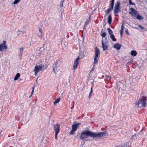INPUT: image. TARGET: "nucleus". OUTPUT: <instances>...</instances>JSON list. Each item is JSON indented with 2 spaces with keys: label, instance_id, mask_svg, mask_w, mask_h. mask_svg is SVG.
<instances>
[{
  "label": "nucleus",
  "instance_id": "f257e3e1",
  "mask_svg": "<svg viewBox=\"0 0 147 147\" xmlns=\"http://www.w3.org/2000/svg\"><path fill=\"white\" fill-rule=\"evenodd\" d=\"M106 132H102L99 133H94L88 130L84 131L80 134L77 135V138L82 140L83 141L85 142L88 141L87 139L88 137H91L93 138H96L100 139L106 136Z\"/></svg>",
  "mask_w": 147,
  "mask_h": 147
},
{
  "label": "nucleus",
  "instance_id": "f03ea898",
  "mask_svg": "<svg viewBox=\"0 0 147 147\" xmlns=\"http://www.w3.org/2000/svg\"><path fill=\"white\" fill-rule=\"evenodd\" d=\"M130 11H129V13L133 17L138 20H142L144 19V17L138 13L137 11L134 8H130Z\"/></svg>",
  "mask_w": 147,
  "mask_h": 147
},
{
  "label": "nucleus",
  "instance_id": "7ed1b4c3",
  "mask_svg": "<svg viewBox=\"0 0 147 147\" xmlns=\"http://www.w3.org/2000/svg\"><path fill=\"white\" fill-rule=\"evenodd\" d=\"M146 99L144 96L140 99L138 102L136 103L138 107L145 108L146 106Z\"/></svg>",
  "mask_w": 147,
  "mask_h": 147
},
{
  "label": "nucleus",
  "instance_id": "20e7f679",
  "mask_svg": "<svg viewBox=\"0 0 147 147\" xmlns=\"http://www.w3.org/2000/svg\"><path fill=\"white\" fill-rule=\"evenodd\" d=\"M8 49L7 45H6V42L3 40V42L0 44V51L3 52Z\"/></svg>",
  "mask_w": 147,
  "mask_h": 147
},
{
  "label": "nucleus",
  "instance_id": "39448f33",
  "mask_svg": "<svg viewBox=\"0 0 147 147\" xmlns=\"http://www.w3.org/2000/svg\"><path fill=\"white\" fill-rule=\"evenodd\" d=\"M74 123L75 124L72 125V129L70 132V133L71 135L74 134V132L78 128L79 126L81 124L80 123L76 124V123L75 122Z\"/></svg>",
  "mask_w": 147,
  "mask_h": 147
},
{
  "label": "nucleus",
  "instance_id": "423d86ee",
  "mask_svg": "<svg viewBox=\"0 0 147 147\" xmlns=\"http://www.w3.org/2000/svg\"><path fill=\"white\" fill-rule=\"evenodd\" d=\"M120 5V1H118L115 3L114 10V13L116 14L120 11L119 6Z\"/></svg>",
  "mask_w": 147,
  "mask_h": 147
},
{
  "label": "nucleus",
  "instance_id": "0eeeda50",
  "mask_svg": "<svg viewBox=\"0 0 147 147\" xmlns=\"http://www.w3.org/2000/svg\"><path fill=\"white\" fill-rule=\"evenodd\" d=\"M96 49L95 51V56L94 59V65L96 64L98 62V57L99 55L100 52L98 50V49L97 48H96Z\"/></svg>",
  "mask_w": 147,
  "mask_h": 147
},
{
  "label": "nucleus",
  "instance_id": "6e6552de",
  "mask_svg": "<svg viewBox=\"0 0 147 147\" xmlns=\"http://www.w3.org/2000/svg\"><path fill=\"white\" fill-rule=\"evenodd\" d=\"M102 47V48L103 50L105 51L107 49L108 45V41L107 40L104 41L102 39L101 41Z\"/></svg>",
  "mask_w": 147,
  "mask_h": 147
},
{
  "label": "nucleus",
  "instance_id": "1a4fd4ad",
  "mask_svg": "<svg viewBox=\"0 0 147 147\" xmlns=\"http://www.w3.org/2000/svg\"><path fill=\"white\" fill-rule=\"evenodd\" d=\"M59 64H61V63L60 62H57L55 63L53 65V73H56L58 72L59 69H57V67H58Z\"/></svg>",
  "mask_w": 147,
  "mask_h": 147
},
{
  "label": "nucleus",
  "instance_id": "9d476101",
  "mask_svg": "<svg viewBox=\"0 0 147 147\" xmlns=\"http://www.w3.org/2000/svg\"><path fill=\"white\" fill-rule=\"evenodd\" d=\"M42 69V65L41 64L35 66L34 69L35 73H38Z\"/></svg>",
  "mask_w": 147,
  "mask_h": 147
},
{
  "label": "nucleus",
  "instance_id": "9b49d317",
  "mask_svg": "<svg viewBox=\"0 0 147 147\" xmlns=\"http://www.w3.org/2000/svg\"><path fill=\"white\" fill-rule=\"evenodd\" d=\"M54 129L55 133H59L60 131V125L57 124H56L54 126Z\"/></svg>",
  "mask_w": 147,
  "mask_h": 147
},
{
  "label": "nucleus",
  "instance_id": "f8f14e48",
  "mask_svg": "<svg viewBox=\"0 0 147 147\" xmlns=\"http://www.w3.org/2000/svg\"><path fill=\"white\" fill-rule=\"evenodd\" d=\"M79 59L77 58H76L73 64V67L74 69H75L77 68L78 64L79 62Z\"/></svg>",
  "mask_w": 147,
  "mask_h": 147
},
{
  "label": "nucleus",
  "instance_id": "ddd939ff",
  "mask_svg": "<svg viewBox=\"0 0 147 147\" xmlns=\"http://www.w3.org/2000/svg\"><path fill=\"white\" fill-rule=\"evenodd\" d=\"M113 47L114 48L117 50H119L120 49L121 45L119 43H117L114 45Z\"/></svg>",
  "mask_w": 147,
  "mask_h": 147
},
{
  "label": "nucleus",
  "instance_id": "4468645a",
  "mask_svg": "<svg viewBox=\"0 0 147 147\" xmlns=\"http://www.w3.org/2000/svg\"><path fill=\"white\" fill-rule=\"evenodd\" d=\"M85 56L84 52L81 51L80 52L79 55L77 58L78 59L83 58Z\"/></svg>",
  "mask_w": 147,
  "mask_h": 147
},
{
  "label": "nucleus",
  "instance_id": "2eb2a0df",
  "mask_svg": "<svg viewBox=\"0 0 147 147\" xmlns=\"http://www.w3.org/2000/svg\"><path fill=\"white\" fill-rule=\"evenodd\" d=\"M39 32L38 34V36L40 38H42V30L41 28H40L39 29Z\"/></svg>",
  "mask_w": 147,
  "mask_h": 147
},
{
  "label": "nucleus",
  "instance_id": "dca6fc26",
  "mask_svg": "<svg viewBox=\"0 0 147 147\" xmlns=\"http://www.w3.org/2000/svg\"><path fill=\"white\" fill-rule=\"evenodd\" d=\"M131 55L133 56H135L136 55L137 53L136 51L133 50L131 52Z\"/></svg>",
  "mask_w": 147,
  "mask_h": 147
},
{
  "label": "nucleus",
  "instance_id": "f3484780",
  "mask_svg": "<svg viewBox=\"0 0 147 147\" xmlns=\"http://www.w3.org/2000/svg\"><path fill=\"white\" fill-rule=\"evenodd\" d=\"M91 15H90L89 18L86 20L84 24V25L86 26L90 20Z\"/></svg>",
  "mask_w": 147,
  "mask_h": 147
},
{
  "label": "nucleus",
  "instance_id": "a211bd4d",
  "mask_svg": "<svg viewBox=\"0 0 147 147\" xmlns=\"http://www.w3.org/2000/svg\"><path fill=\"white\" fill-rule=\"evenodd\" d=\"M21 0H14L13 2L12 3V5H16L18 4Z\"/></svg>",
  "mask_w": 147,
  "mask_h": 147
},
{
  "label": "nucleus",
  "instance_id": "6ab92c4d",
  "mask_svg": "<svg viewBox=\"0 0 147 147\" xmlns=\"http://www.w3.org/2000/svg\"><path fill=\"white\" fill-rule=\"evenodd\" d=\"M112 20L111 16V15L109 16L108 18V23L110 24L111 23Z\"/></svg>",
  "mask_w": 147,
  "mask_h": 147
},
{
  "label": "nucleus",
  "instance_id": "aec40b11",
  "mask_svg": "<svg viewBox=\"0 0 147 147\" xmlns=\"http://www.w3.org/2000/svg\"><path fill=\"white\" fill-rule=\"evenodd\" d=\"M110 37L112 40L113 41H115L116 40V38L115 37L113 34L110 35Z\"/></svg>",
  "mask_w": 147,
  "mask_h": 147
},
{
  "label": "nucleus",
  "instance_id": "412c9836",
  "mask_svg": "<svg viewBox=\"0 0 147 147\" xmlns=\"http://www.w3.org/2000/svg\"><path fill=\"white\" fill-rule=\"evenodd\" d=\"M107 30L109 34H110V35L113 34L112 31L110 28H107Z\"/></svg>",
  "mask_w": 147,
  "mask_h": 147
},
{
  "label": "nucleus",
  "instance_id": "4be33fe9",
  "mask_svg": "<svg viewBox=\"0 0 147 147\" xmlns=\"http://www.w3.org/2000/svg\"><path fill=\"white\" fill-rule=\"evenodd\" d=\"M60 98L59 97L58 98L53 102L54 104L55 105L57 103H58L60 101Z\"/></svg>",
  "mask_w": 147,
  "mask_h": 147
},
{
  "label": "nucleus",
  "instance_id": "5701e85b",
  "mask_svg": "<svg viewBox=\"0 0 147 147\" xmlns=\"http://www.w3.org/2000/svg\"><path fill=\"white\" fill-rule=\"evenodd\" d=\"M20 74H16L15 77L14 78V80L15 81L17 80L20 77Z\"/></svg>",
  "mask_w": 147,
  "mask_h": 147
},
{
  "label": "nucleus",
  "instance_id": "b1692460",
  "mask_svg": "<svg viewBox=\"0 0 147 147\" xmlns=\"http://www.w3.org/2000/svg\"><path fill=\"white\" fill-rule=\"evenodd\" d=\"M123 23H122V25L121 26V29L120 30V34H122L123 32Z\"/></svg>",
  "mask_w": 147,
  "mask_h": 147
},
{
  "label": "nucleus",
  "instance_id": "393cba45",
  "mask_svg": "<svg viewBox=\"0 0 147 147\" xmlns=\"http://www.w3.org/2000/svg\"><path fill=\"white\" fill-rule=\"evenodd\" d=\"M23 48H21L20 49V55L21 57L22 55L23 51Z\"/></svg>",
  "mask_w": 147,
  "mask_h": 147
},
{
  "label": "nucleus",
  "instance_id": "a878e982",
  "mask_svg": "<svg viewBox=\"0 0 147 147\" xmlns=\"http://www.w3.org/2000/svg\"><path fill=\"white\" fill-rule=\"evenodd\" d=\"M106 33L105 32H102L100 35L102 38H104L105 36L106 35Z\"/></svg>",
  "mask_w": 147,
  "mask_h": 147
},
{
  "label": "nucleus",
  "instance_id": "bb28decb",
  "mask_svg": "<svg viewBox=\"0 0 147 147\" xmlns=\"http://www.w3.org/2000/svg\"><path fill=\"white\" fill-rule=\"evenodd\" d=\"M122 84L121 83H118L117 84V87L118 88L120 89L121 87L120 86H122Z\"/></svg>",
  "mask_w": 147,
  "mask_h": 147
},
{
  "label": "nucleus",
  "instance_id": "cd10ccee",
  "mask_svg": "<svg viewBox=\"0 0 147 147\" xmlns=\"http://www.w3.org/2000/svg\"><path fill=\"white\" fill-rule=\"evenodd\" d=\"M105 78H106L107 80H110V77L109 76L107 75V74L105 75Z\"/></svg>",
  "mask_w": 147,
  "mask_h": 147
},
{
  "label": "nucleus",
  "instance_id": "c85d7f7f",
  "mask_svg": "<svg viewBox=\"0 0 147 147\" xmlns=\"http://www.w3.org/2000/svg\"><path fill=\"white\" fill-rule=\"evenodd\" d=\"M64 1V0H62L61 1V2L60 3V6L61 7H62L63 6Z\"/></svg>",
  "mask_w": 147,
  "mask_h": 147
},
{
  "label": "nucleus",
  "instance_id": "c756f323",
  "mask_svg": "<svg viewBox=\"0 0 147 147\" xmlns=\"http://www.w3.org/2000/svg\"><path fill=\"white\" fill-rule=\"evenodd\" d=\"M114 3L111 2L110 6L111 8V9H113V7Z\"/></svg>",
  "mask_w": 147,
  "mask_h": 147
},
{
  "label": "nucleus",
  "instance_id": "7c9ffc66",
  "mask_svg": "<svg viewBox=\"0 0 147 147\" xmlns=\"http://www.w3.org/2000/svg\"><path fill=\"white\" fill-rule=\"evenodd\" d=\"M129 3L130 5H135V4L131 2V0H129Z\"/></svg>",
  "mask_w": 147,
  "mask_h": 147
},
{
  "label": "nucleus",
  "instance_id": "2f4dec72",
  "mask_svg": "<svg viewBox=\"0 0 147 147\" xmlns=\"http://www.w3.org/2000/svg\"><path fill=\"white\" fill-rule=\"evenodd\" d=\"M111 8L108 9L107 10L106 14H107L108 13H109L111 11Z\"/></svg>",
  "mask_w": 147,
  "mask_h": 147
},
{
  "label": "nucleus",
  "instance_id": "473e14b6",
  "mask_svg": "<svg viewBox=\"0 0 147 147\" xmlns=\"http://www.w3.org/2000/svg\"><path fill=\"white\" fill-rule=\"evenodd\" d=\"M99 75H100L98 76L99 78H103L104 76L102 75V74H99Z\"/></svg>",
  "mask_w": 147,
  "mask_h": 147
},
{
  "label": "nucleus",
  "instance_id": "72a5a7b5",
  "mask_svg": "<svg viewBox=\"0 0 147 147\" xmlns=\"http://www.w3.org/2000/svg\"><path fill=\"white\" fill-rule=\"evenodd\" d=\"M58 133H55V138L57 140V135Z\"/></svg>",
  "mask_w": 147,
  "mask_h": 147
},
{
  "label": "nucleus",
  "instance_id": "f704fd0d",
  "mask_svg": "<svg viewBox=\"0 0 147 147\" xmlns=\"http://www.w3.org/2000/svg\"><path fill=\"white\" fill-rule=\"evenodd\" d=\"M138 26L140 28H141V29H145V28H144V27H143V26H141V25H139Z\"/></svg>",
  "mask_w": 147,
  "mask_h": 147
},
{
  "label": "nucleus",
  "instance_id": "c9c22d12",
  "mask_svg": "<svg viewBox=\"0 0 147 147\" xmlns=\"http://www.w3.org/2000/svg\"><path fill=\"white\" fill-rule=\"evenodd\" d=\"M92 93V92H90V93L89 94V98H90V97L91 96Z\"/></svg>",
  "mask_w": 147,
  "mask_h": 147
},
{
  "label": "nucleus",
  "instance_id": "e433bc0d",
  "mask_svg": "<svg viewBox=\"0 0 147 147\" xmlns=\"http://www.w3.org/2000/svg\"><path fill=\"white\" fill-rule=\"evenodd\" d=\"M125 32L128 35H129V33H128V31L127 30H126L125 31Z\"/></svg>",
  "mask_w": 147,
  "mask_h": 147
},
{
  "label": "nucleus",
  "instance_id": "4c0bfd02",
  "mask_svg": "<svg viewBox=\"0 0 147 147\" xmlns=\"http://www.w3.org/2000/svg\"><path fill=\"white\" fill-rule=\"evenodd\" d=\"M34 91L33 90H32V91L31 92V95L30 96V97H31V96H32V95L33 94V92H34Z\"/></svg>",
  "mask_w": 147,
  "mask_h": 147
},
{
  "label": "nucleus",
  "instance_id": "58836bf2",
  "mask_svg": "<svg viewBox=\"0 0 147 147\" xmlns=\"http://www.w3.org/2000/svg\"><path fill=\"white\" fill-rule=\"evenodd\" d=\"M114 0H111V2L114 3Z\"/></svg>",
  "mask_w": 147,
  "mask_h": 147
},
{
  "label": "nucleus",
  "instance_id": "ea45409f",
  "mask_svg": "<svg viewBox=\"0 0 147 147\" xmlns=\"http://www.w3.org/2000/svg\"><path fill=\"white\" fill-rule=\"evenodd\" d=\"M34 87H35L34 86L33 87H32V90L34 91Z\"/></svg>",
  "mask_w": 147,
  "mask_h": 147
},
{
  "label": "nucleus",
  "instance_id": "a19ab883",
  "mask_svg": "<svg viewBox=\"0 0 147 147\" xmlns=\"http://www.w3.org/2000/svg\"><path fill=\"white\" fill-rule=\"evenodd\" d=\"M92 87H91V90H90V92H92Z\"/></svg>",
  "mask_w": 147,
  "mask_h": 147
},
{
  "label": "nucleus",
  "instance_id": "79ce46f5",
  "mask_svg": "<svg viewBox=\"0 0 147 147\" xmlns=\"http://www.w3.org/2000/svg\"><path fill=\"white\" fill-rule=\"evenodd\" d=\"M121 34V36H122V34Z\"/></svg>",
  "mask_w": 147,
  "mask_h": 147
},
{
  "label": "nucleus",
  "instance_id": "37998d69",
  "mask_svg": "<svg viewBox=\"0 0 147 147\" xmlns=\"http://www.w3.org/2000/svg\"><path fill=\"white\" fill-rule=\"evenodd\" d=\"M37 74H35V76H36Z\"/></svg>",
  "mask_w": 147,
  "mask_h": 147
},
{
  "label": "nucleus",
  "instance_id": "c03bdc74",
  "mask_svg": "<svg viewBox=\"0 0 147 147\" xmlns=\"http://www.w3.org/2000/svg\"><path fill=\"white\" fill-rule=\"evenodd\" d=\"M37 79H38V78H37V79H36V81H37Z\"/></svg>",
  "mask_w": 147,
  "mask_h": 147
},
{
  "label": "nucleus",
  "instance_id": "a18cd8bd",
  "mask_svg": "<svg viewBox=\"0 0 147 147\" xmlns=\"http://www.w3.org/2000/svg\"><path fill=\"white\" fill-rule=\"evenodd\" d=\"M93 70V69H92V70Z\"/></svg>",
  "mask_w": 147,
  "mask_h": 147
}]
</instances>
